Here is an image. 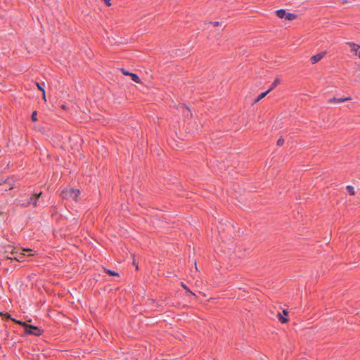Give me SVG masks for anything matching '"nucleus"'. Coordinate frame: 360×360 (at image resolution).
<instances>
[{"mask_svg":"<svg viewBox=\"0 0 360 360\" xmlns=\"http://www.w3.org/2000/svg\"><path fill=\"white\" fill-rule=\"evenodd\" d=\"M41 193H42L40 192L39 193L33 195L32 196H31L28 202L26 204H23V205L28 206L29 205H32L34 207H37V200H38L39 198L41 196Z\"/></svg>","mask_w":360,"mask_h":360,"instance_id":"3","label":"nucleus"},{"mask_svg":"<svg viewBox=\"0 0 360 360\" xmlns=\"http://www.w3.org/2000/svg\"><path fill=\"white\" fill-rule=\"evenodd\" d=\"M42 93H43V99L44 101H46L45 91H43Z\"/></svg>","mask_w":360,"mask_h":360,"instance_id":"22","label":"nucleus"},{"mask_svg":"<svg viewBox=\"0 0 360 360\" xmlns=\"http://www.w3.org/2000/svg\"><path fill=\"white\" fill-rule=\"evenodd\" d=\"M36 85H37V88H38L40 91H41L42 92H43V91H44V83L39 84V83L37 82V83H36Z\"/></svg>","mask_w":360,"mask_h":360,"instance_id":"15","label":"nucleus"},{"mask_svg":"<svg viewBox=\"0 0 360 360\" xmlns=\"http://www.w3.org/2000/svg\"><path fill=\"white\" fill-rule=\"evenodd\" d=\"M181 285L183 286V288H184L187 292H190L191 294H192V295H194V294H193L192 292H191V291L189 290V289H188V288H187V287H186L184 283H182V284H181Z\"/></svg>","mask_w":360,"mask_h":360,"instance_id":"19","label":"nucleus"},{"mask_svg":"<svg viewBox=\"0 0 360 360\" xmlns=\"http://www.w3.org/2000/svg\"><path fill=\"white\" fill-rule=\"evenodd\" d=\"M284 143V139H279L277 141V146H281Z\"/></svg>","mask_w":360,"mask_h":360,"instance_id":"18","label":"nucleus"},{"mask_svg":"<svg viewBox=\"0 0 360 360\" xmlns=\"http://www.w3.org/2000/svg\"><path fill=\"white\" fill-rule=\"evenodd\" d=\"M79 193L80 192L77 189L68 188L63 191L61 195L63 198L71 199L76 201Z\"/></svg>","mask_w":360,"mask_h":360,"instance_id":"1","label":"nucleus"},{"mask_svg":"<svg viewBox=\"0 0 360 360\" xmlns=\"http://www.w3.org/2000/svg\"><path fill=\"white\" fill-rule=\"evenodd\" d=\"M32 120L33 122H36L37 120V111H34L32 114Z\"/></svg>","mask_w":360,"mask_h":360,"instance_id":"16","label":"nucleus"},{"mask_svg":"<svg viewBox=\"0 0 360 360\" xmlns=\"http://www.w3.org/2000/svg\"><path fill=\"white\" fill-rule=\"evenodd\" d=\"M108 274L111 276H118V274L115 271H111V270H106L105 271Z\"/></svg>","mask_w":360,"mask_h":360,"instance_id":"17","label":"nucleus"},{"mask_svg":"<svg viewBox=\"0 0 360 360\" xmlns=\"http://www.w3.org/2000/svg\"><path fill=\"white\" fill-rule=\"evenodd\" d=\"M11 255H13L14 257H9V259H15L20 262H22L23 261V258L25 257V254L24 253H18V251L15 250V249H13L12 251H11Z\"/></svg>","mask_w":360,"mask_h":360,"instance_id":"5","label":"nucleus"},{"mask_svg":"<svg viewBox=\"0 0 360 360\" xmlns=\"http://www.w3.org/2000/svg\"><path fill=\"white\" fill-rule=\"evenodd\" d=\"M280 83V80L279 79H276L274 82L272 83L271 87L269 89L268 91H269V92L273 90L278 84Z\"/></svg>","mask_w":360,"mask_h":360,"instance_id":"13","label":"nucleus"},{"mask_svg":"<svg viewBox=\"0 0 360 360\" xmlns=\"http://www.w3.org/2000/svg\"><path fill=\"white\" fill-rule=\"evenodd\" d=\"M326 52H321V53H319L316 55H314L311 58V63L313 64H315L316 63H318L319 61H320L326 55Z\"/></svg>","mask_w":360,"mask_h":360,"instance_id":"6","label":"nucleus"},{"mask_svg":"<svg viewBox=\"0 0 360 360\" xmlns=\"http://www.w3.org/2000/svg\"><path fill=\"white\" fill-rule=\"evenodd\" d=\"M277 316H278L279 321L283 323H286L288 321V319L286 318V316L282 315L280 312L278 313Z\"/></svg>","mask_w":360,"mask_h":360,"instance_id":"12","label":"nucleus"},{"mask_svg":"<svg viewBox=\"0 0 360 360\" xmlns=\"http://www.w3.org/2000/svg\"><path fill=\"white\" fill-rule=\"evenodd\" d=\"M348 44L353 47L352 51L354 52L355 55L358 56V53L359 52L358 50L360 48V46L353 42H348Z\"/></svg>","mask_w":360,"mask_h":360,"instance_id":"8","label":"nucleus"},{"mask_svg":"<svg viewBox=\"0 0 360 360\" xmlns=\"http://www.w3.org/2000/svg\"><path fill=\"white\" fill-rule=\"evenodd\" d=\"M351 100H352V98L349 96L346 97V98H337L334 97V98L329 99L328 102L329 103H331L333 102L342 103V102L351 101Z\"/></svg>","mask_w":360,"mask_h":360,"instance_id":"7","label":"nucleus"},{"mask_svg":"<svg viewBox=\"0 0 360 360\" xmlns=\"http://www.w3.org/2000/svg\"><path fill=\"white\" fill-rule=\"evenodd\" d=\"M358 56H359V58H360V51H359V53H358Z\"/></svg>","mask_w":360,"mask_h":360,"instance_id":"26","label":"nucleus"},{"mask_svg":"<svg viewBox=\"0 0 360 360\" xmlns=\"http://www.w3.org/2000/svg\"><path fill=\"white\" fill-rule=\"evenodd\" d=\"M346 188H347V191L349 192V193L350 195H355V191H354V187H353V186H347L346 187Z\"/></svg>","mask_w":360,"mask_h":360,"instance_id":"14","label":"nucleus"},{"mask_svg":"<svg viewBox=\"0 0 360 360\" xmlns=\"http://www.w3.org/2000/svg\"><path fill=\"white\" fill-rule=\"evenodd\" d=\"M30 249H27V250L23 249V251H30Z\"/></svg>","mask_w":360,"mask_h":360,"instance_id":"25","label":"nucleus"},{"mask_svg":"<svg viewBox=\"0 0 360 360\" xmlns=\"http://www.w3.org/2000/svg\"><path fill=\"white\" fill-rule=\"evenodd\" d=\"M105 4L108 6L111 5L110 0H103Z\"/></svg>","mask_w":360,"mask_h":360,"instance_id":"20","label":"nucleus"},{"mask_svg":"<svg viewBox=\"0 0 360 360\" xmlns=\"http://www.w3.org/2000/svg\"><path fill=\"white\" fill-rule=\"evenodd\" d=\"M219 25V22H214V26H217V25Z\"/></svg>","mask_w":360,"mask_h":360,"instance_id":"24","label":"nucleus"},{"mask_svg":"<svg viewBox=\"0 0 360 360\" xmlns=\"http://www.w3.org/2000/svg\"><path fill=\"white\" fill-rule=\"evenodd\" d=\"M269 93V91H268V90H267L266 91H265V92H263V93L260 94L257 96V98H256V100H255V103H257V102L259 101L260 100H262V98H264V97H265V96H266Z\"/></svg>","mask_w":360,"mask_h":360,"instance_id":"11","label":"nucleus"},{"mask_svg":"<svg viewBox=\"0 0 360 360\" xmlns=\"http://www.w3.org/2000/svg\"><path fill=\"white\" fill-rule=\"evenodd\" d=\"M13 321H15L16 323L23 326L25 327V332L28 334L39 335L41 333V330L36 326L28 325V324H27L24 322H22V321H15L14 319H13Z\"/></svg>","mask_w":360,"mask_h":360,"instance_id":"2","label":"nucleus"},{"mask_svg":"<svg viewBox=\"0 0 360 360\" xmlns=\"http://www.w3.org/2000/svg\"><path fill=\"white\" fill-rule=\"evenodd\" d=\"M297 18V15L295 13H287L285 14V19L288 20H293Z\"/></svg>","mask_w":360,"mask_h":360,"instance_id":"10","label":"nucleus"},{"mask_svg":"<svg viewBox=\"0 0 360 360\" xmlns=\"http://www.w3.org/2000/svg\"><path fill=\"white\" fill-rule=\"evenodd\" d=\"M134 266H136V269H138V265L135 263V262H133Z\"/></svg>","mask_w":360,"mask_h":360,"instance_id":"23","label":"nucleus"},{"mask_svg":"<svg viewBox=\"0 0 360 360\" xmlns=\"http://www.w3.org/2000/svg\"><path fill=\"white\" fill-rule=\"evenodd\" d=\"M120 71L123 73V75H129L131 77V79L136 82V83H140L141 82V80L139 79V77L136 75V74H134V73H131V72H129L128 71H127L124 68H122L120 69Z\"/></svg>","mask_w":360,"mask_h":360,"instance_id":"4","label":"nucleus"},{"mask_svg":"<svg viewBox=\"0 0 360 360\" xmlns=\"http://www.w3.org/2000/svg\"><path fill=\"white\" fill-rule=\"evenodd\" d=\"M283 314H284V316H286L288 314V310H286V309H284V310L283 311Z\"/></svg>","mask_w":360,"mask_h":360,"instance_id":"21","label":"nucleus"},{"mask_svg":"<svg viewBox=\"0 0 360 360\" xmlns=\"http://www.w3.org/2000/svg\"><path fill=\"white\" fill-rule=\"evenodd\" d=\"M286 14V11L284 9H279L276 11V15L280 18H285Z\"/></svg>","mask_w":360,"mask_h":360,"instance_id":"9","label":"nucleus"}]
</instances>
